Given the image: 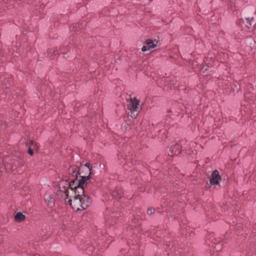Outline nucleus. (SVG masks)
I'll return each instance as SVG.
<instances>
[{
    "mask_svg": "<svg viewBox=\"0 0 256 256\" xmlns=\"http://www.w3.org/2000/svg\"><path fill=\"white\" fill-rule=\"evenodd\" d=\"M64 185L62 198L76 212L82 211L91 204L90 199L84 194V181L76 180L74 182L62 181L60 186Z\"/></svg>",
    "mask_w": 256,
    "mask_h": 256,
    "instance_id": "f257e3e1",
    "label": "nucleus"
},
{
    "mask_svg": "<svg viewBox=\"0 0 256 256\" xmlns=\"http://www.w3.org/2000/svg\"><path fill=\"white\" fill-rule=\"evenodd\" d=\"M92 168L90 163L88 162L86 164H80V172H79V178L72 180L70 182H74L76 180H78L79 182H81L84 180V186H86V182L89 179L90 176L92 172Z\"/></svg>",
    "mask_w": 256,
    "mask_h": 256,
    "instance_id": "f03ea898",
    "label": "nucleus"
},
{
    "mask_svg": "<svg viewBox=\"0 0 256 256\" xmlns=\"http://www.w3.org/2000/svg\"><path fill=\"white\" fill-rule=\"evenodd\" d=\"M128 108L132 112L131 116L136 118L138 112L140 110V101L136 98H130V101L127 105Z\"/></svg>",
    "mask_w": 256,
    "mask_h": 256,
    "instance_id": "7ed1b4c3",
    "label": "nucleus"
},
{
    "mask_svg": "<svg viewBox=\"0 0 256 256\" xmlns=\"http://www.w3.org/2000/svg\"><path fill=\"white\" fill-rule=\"evenodd\" d=\"M184 141H180L178 144L171 146L168 148V154L170 156H177L180 154L182 150Z\"/></svg>",
    "mask_w": 256,
    "mask_h": 256,
    "instance_id": "20e7f679",
    "label": "nucleus"
},
{
    "mask_svg": "<svg viewBox=\"0 0 256 256\" xmlns=\"http://www.w3.org/2000/svg\"><path fill=\"white\" fill-rule=\"evenodd\" d=\"M220 180V176L217 170H214L212 174V178L210 182L212 185L218 184L219 180Z\"/></svg>",
    "mask_w": 256,
    "mask_h": 256,
    "instance_id": "39448f33",
    "label": "nucleus"
},
{
    "mask_svg": "<svg viewBox=\"0 0 256 256\" xmlns=\"http://www.w3.org/2000/svg\"><path fill=\"white\" fill-rule=\"evenodd\" d=\"M69 173L72 175V177L74 178V179L79 178V172L80 171V167L78 166H71L68 169Z\"/></svg>",
    "mask_w": 256,
    "mask_h": 256,
    "instance_id": "423d86ee",
    "label": "nucleus"
},
{
    "mask_svg": "<svg viewBox=\"0 0 256 256\" xmlns=\"http://www.w3.org/2000/svg\"><path fill=\"white\" fill-rule=\"evenodd\" d=\"M209 239L214 244H217L214 246V248L216 249V250H218V249L219 248L218 244L221 242L222 239H220L219 238L217 239L214 236V234H210Z\"/></svg>",
    "mask_w": 256,
    "mask_h": 256,
    "instance_id": "0eeeda50",
    "label": "nucleus"
},
{
    "mask_svg": "<svg viewBox=\"0 0 256 256\" xmlns=\"http://www.w3.org/2000/svg\"><path fill=\"white\" fill-rule=\"evenodd\" d=\"M158 42L156 40H147L146 42V44L147 45L148 50H150L156 46Z\"/></svg>",
    "mask_w": 256,
    "mask_h": 256,
    "instance_id": "6e6552de",
    "label": "nucleus"
},
{
    "mask_svg": "<svg viewBox=\"0 0 256 256\" xmlns=\"http://www.w3.org/2000/svg\"><path fill=\"white\" fill-rule=\"evenodd\" d=\"M48 54L51 58H54L58 54V52L56 49L52 48L48 50Z\"/></svg>",
    "mask_w": 256,
    "mask_h": 256,
    "instance_id": "1a4fd4ad",
    "label": "nucleus"
},
{
    "mask_svg": "<svg viewBox=\"0 0 256 256\" xmlns=\"http://www.w3.org/2000/svg\"><path fill=\"white\" fill-rule=\"evenodd\" d=\"M158 138L161 140H164L166 138V129H162L160 130H158Z\"/></svg>",
    "mask_w": 256,
    "mask_h": 256,
    "instance_id": "9d476101",
    "label": "nucleus"
},
{
    "mask_svg": "<svg viewBox=\"0 0 256 256\" xmlns=\"http://www.w3.org/2000/svg\"><path fill=\"white\" fill-rule=\"evenodd\" d=\"M14 218H15V220L18 222H22V221L23 220H24L26 218V216L24 215L21 212H18L15 216H14Z\"/></svg>",
    "mask_w": 256,
    "mask_h": 256,
    "instance_id": "9b49d317",
    "label": "nucleus"
},
{
    "mask_svg": "<svg viewBox=\"0 0 256 256\" xmlns=\"http://www.w3.org/2000/svg\"><path fill=\"white\" fill-rule=\"evenodd\" d=\"M44 199L46 202H47L48 204L50 206H52V204L54 202V200L51 198L48 195H45L44 196Z\"/></svg>",
    "mask_w": 256,
    "mask_h": 256,
    "instance_id": "f8f14e48",
    "label": "nucleus"
},
{
    "mask_svg": "<svg viewBox=\"0 0 256 256\" xmlns=\"http://www.w3.org/2000/svg\"><path fill=\"white\" fill-rule=\"evenodd\" d=\"M30 144L28 146H32V150H37L38 148V145L37 143L31 141L30 142Z\"/></svg>",
    "mask_w": 256,
    "mask_h": 256,
    "instance_id": "ddd939ff",
    "label": "nucleus"
},
{
    "mask_svg": "<svg viewBox=\"0 0 256 256\" xmlns=\"http://www.w3.org/2000/svg\"><path fill=\"white\" fill-rule=\"evenodd\" d=\"M45 232H45L44 230H42V232H40V234L42 236V240H45L47 239L50 236V234H46V235L43 236V234H44Z\"/></svg>",
    "mask_w": 256,
    "mask_h": 256,
    "instance_id": "4468645a",
    "label": "nucleus"
},
{
    "mask_svg": "<svg viewBox=\"0 0 256 256\" xmlns=\"http://www.w3.org/2000/svg\"><path fill=\"white\" fill-rule=\"evenodd\" d=\"M112 196L115 197L116 198H120L122 197V194H121L120 193H118V192H114L112 194Z\"/></svg>",
    "mask_w": 256,
    "mask_h": 256,
    "instance_id": "2eb2a0df",
    "label": "nucleus"
},
{
    "mask_svg": "<svg viewBox=\"0 0 256 256\" xmlns=\"http://www.w3.org/2000/svg\"><path fill=\"white\" fill-rule=\"evenodd\" d=\"M154 212V209L152 208H150L148 210V214L150 215L152 214Z\"/></svg>",
    "mask_w": 256,
    "mask_h": 256,
    "instance_id": "dca6fc26",
    "label": "nucleus"
},
{
    "mask_svg": "<svg viewBox=\"0 0 256 256\" xmlns=\"http://www.w3.org/2000/svg\"><path fill=\"white\" fill-rule=\"evenodd\" d=\"M34 150H32V146H29V147H28V153L30 155L32 156V155L33 154V151H34Z\"/></svg>",
    "mask_w": 256,
    "mask_h": 256,
    "instance_id": "f3484780",
    "label": "nucleus"
},
{
    "mask_svg": "<svg viewBox=\"0 0 256 256\" xmlns=\"http://www.w3.org/2000/svg\"><path fill=\"white\" fill-rule=\"evenodd\" d=\"M148 50V46L147 45L146 46H144L142 48V52H146V50Z\"/></svg>",
    "mask_w": 256,
    "mask_h": 256,
    "instance_id": "a211bd4d",
    "label": "nucleus"
},
{
    "mask_svg": "<svg viewBox=\"0 0 256 256\" xmlns=\"http://www.w3.org/2000/svg\"><path fill=\"white\" fill-rule=\"evenodd\" d=\"M160 125H161V124H158V125L156 126V127H157L156 128H160Z\"/></svg>",
    "mask_w": 256,
    "mask_h": 256,
    "instance_id": "6ab92c4d",
    "label": "nucleus"
}]
</instances>
